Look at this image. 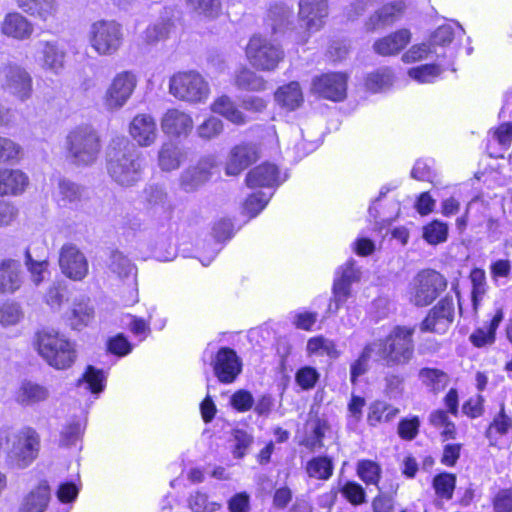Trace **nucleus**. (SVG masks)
Instances as JSON below:
<instances>
[{"mask_svg": "<svg viewBox=\"0 0 512 512\" xmlns=\"http://www.w3.org/2000/svg\"><path fill=\"white\" fill-rule=\"evenodd\" d=\"M93 316V308L89 305L88 299H81L74 302L71 309L70 323L74 329L86 325Z\"/></svg>", "mask_w": 512, "mask_h": 512, "instance_id": "nucleus-46", "label": "nucleus"}, {"mask_svg": "<svg viewBox=\"0 0 512 512\" xmlns=\"http://www.w3.org/2000/svg\"><path fill=\"white\" fill-rule=\"evenodd\" d=\"M266 80L249 68L243 67L235 73L234 85L247 91H263L266 89Z\"/></svg>", "mask_w": 512, "mask_h": 512, "instance_id": "nucleus-39", "label": "nucleus"}, {"mask_svg": "<svg viewBox=\"0 0 512 512\" xmlns=\"http://www.w3.org/2000/svg\"><path fill=\"white\" fill-rule=\"evenodd\" d=\"M418 377L422 384L433 393L444 390L449 382L448 375L437 368H422L419 370Z\"/></svg>", "mask_w": 512, "mask_h": 512, "instance_id": "nucleus-40", "label": "nucleus"}, {"mask_svg": "<svg viewBox=\"0 0 512 512\" xmlns=\"http://www.w3.org/2000/svg\"><path fill=\"white\" fill-rule=\"evenodd\" d=\"M441 73L439 66L435 64H426L419 67L411 68L408 72L409 76L420 83H429L437 78Z\"/></svg>", "mask_w": 512, "mask_h": 512, "instance_id": "nucleus-63", "label": "nucleus"}, {"mask_svg": "<svg viewBox=\"0 0 512 512\" xmlns=\"http://www.w3.org/2000/svg\"><path fill=\"white\" fill-rule=\"evenodd\" d=\"M107 172L118 185L131 187L142 179L143 160L126 139L114 140L107 151Z\"/></svg>", "mask_w": 512, "mask_h": 512, "instance_id": "nucleus-2", "label": "nucleus"}, {"mask_svg": "<svg viewBox=\"0 0 512 512\" xmlns=\"http://www.w3.org/2000/svg\"><path fill=\"white\" fill-rule=\"evenodd\" d=\"M61 272L74 281L83 280L89 270L88 260L83 252L74 244H65L59 252Z\"/></svg>", "mask_w": 512, "mask_h": 512, "instance_id": "nucleus-13", "label": "nucleus"}, {"mask_svg": "<svg viewBox=\"0 0 512 512\" xmlns=\"http://www.w3.org/2000/svg\"><path fill=\"white\" fill-rule=\"evenodd\" d=\"M405 4L402 1L394 2L383 6L373 16L370 17L367 22L368 30H376L379 27H383L393 23L398 19L405 9Z\"/></svg>", "mask_w": 512, "mask_h": 512, "instance_id": "nucleus-35", "label": "nucleus"}, {"mask_svg": "<svg viewBox=\"0 0 512 512\" xmlns=\"http://www.w3.org/2000/svg\"><path fill=\"white\" fill-rule=\"evenodd\" d=\"M137 76L131 71L117 73L102 96V105L109 112L126 105L137 87Z\"/></svg>", "mask_w": 512, "mask_h": 512, "instance_id": "nucleus-10", "label": "nucleus"}, {"mask_svg": "<svg viewBox=\"0 0 512 512\" xmlns=\"http://www.w3.org/2000/svg\"><path fill=\"white\" fill-rule=\"evenodd\" d=\"M278 178V168L273 164L264 163L249 171L246 177V184L250 188L272 187L279 183Z\"/></svg>", "mask_w": 512, "mask_h": 512, "instance_id": "nucleus-28", "label": "nucleus"}, {"mask_svg": "<svg viewBox=\"0 0 512 512\" xmlns=\"http://www.w3.org/2000/svg\"><path fill=\"white\" fill-rule=\"evenodd\" d=\"M328 312L336 313L351 295V285L334 279Z\"/></svg>", "mask_w": 512, "mask_h": 512, "instance_id": "nucleus-51", "label": "nucleus"}, {"mask_svg": "<svg viewBox=\"0 0 512 512\" xmlns=\"http://www.w3.org/2000/svg\"><path fill=\"white\" fill-rule=\"evenodd\" d=\"M17 5L31 16L43 21L53 18L57 13L56 0H16Z\"/></svg>", "mask_w": 512, "mask_h": 512, "instance_id": "nucleus-34", "label": "nucleus"}, {"mask_svg": "<svg viewBox=\"0 0 512 512\" xmlns=\"http://www.w3.org/2000/svg\"><path fill=\"white\" fill-rule=\"evenodd\" d=\"M414 329L397 326L385 339L371 342L375 347L377 360L386 367L406 365L414 355Z\"/></svg>", "mask_w": 512, "mask_h": 512, "instance_id": "nucleus-4", "label": "nucleus"}, {"mask_svg": "<svg viewBox=\"0 0 512 512\" xmlns=\"http://www.w3.org/2000/svg\"><path fill=\"white\" fill-rule=\"evenodd\" d=\"M104 379V374L101 370H97L93 366H88L82 379L79 380V385L84 384L86 389L93 393H99L103 390Z\"/></svg>", "mask_w": 512, "mask_h": 512, "instance_id": "nucleus-55", "label": "nucleus"}, {"mask_svg": "<svg viewBox=\"0 0 512 512\" xmlns=\"http://www.w3.org/2000/svg\"><path fill=\"white\" fill-rule=\"evenodd\" d=\"M60 201L66 204H73L80 201L82 197V189L75 183L70 181H60L59 183Z\"/></svg>", "mask_w": 512, "mask_h": 512, "instance_id": "nucleus-64", "label": "nucleus"}, {"mask_svg": "<svg viewBox=\"0 0 512 512\" xmlns=\"http://www.w3.org/2000/svg\"><path fill=\"white\" fill-rule=\"evenodd\" d=\"M393 74L388 68H381L370 73L366 78V87L372 92H378L392 85Z\"/></svg>", "mask_w": 512, "mask_h": 512, "instance_id": "nucleus-49", "label": "nucleus"}, {"mask_svg": "<svg viewBox=\"0 0 512 512\" xmlns=\"http://www.w3.org/2000/svg\"><path fill=\"white\" fill-rule=\"evenodd\" d=\"M454 318V303L451 297L441 299L427 314L420 325L422 332L443 334Z\"/></svg>", "mask_w": 512, "mask_h": 512, "instance_id": "nucleus-15", "label": "nucleus"}, {"mask_svg": "<svg viewBox=\"0 0 512 512\" xmlns=\"http://www.w3.org/2000/svg\"><path fill=\"white\" fill-rule=\"evenodd\" d=\"M232 437L235 442L233 449L234 457L243 458L253 443L252 435L244 430L235 429L232 432Z\"/></svg>", "mask_w": 512, "mask_h": 512, "instance_id": "nucleus-60", "label": "nucleus"}, {"mask_svg": "<svg viewBox=\"0 0 512 512\" xmlns=\"http://www.w3.org/2000/svg\"><path fill=\"white\" fill-rule=\"evenodd\" d=\"M35 62L45 71L59 74L65 66L67 52L56 40H39L34 44Z\"/></svg>", "mask_w": 512, "mask_h": 512, "instance_id": "nucleus-12", "label": "nucleus"}, {"mask_svg": "<svg viewBox=\"0 0 512 512\" xmlns=\"http://www.w3.org/2000/svg\"><path fill=\"white\" fill-rule=\"evenodd\" d=\"M194 122L190 114L177 108L168 109L161 119V128L171 136H187L193 129Z\"/></svg>", "mask_w": 512, "mask_h": 512, "instance_id": "nucleus-24", "label": "nucleus"}, {"mask_svg": "<svg viewBox=\"0 0 512 512\" xmlns=\"http://www.w3.org/2000/svg\"><path fill=\"white\" fill-rule=\"evenodd\" d=\"M307 352L309 354L327 355L334 359L341 354L335 342L323 336L310 338L307 342Z\"/></svg>", "mask_w": 512, "mask_h": 512, "instance_id": "nucleus-43", "label": "nucleus"}, {"mask_svg": "<svg viewBox=\"0 0 512 512\" xmlns=\"http://www.w3.org/2000/svg\"><path fill=\"white\" fill-rule=\"evenodd\" d=\"M347 78L342 73H328L313 79L311 91L318 96L341 101L346 96Z\"/></svg>", "mask_w": 512, "mask_h": 512, "instance_id": "nucleus-17", "label": "nucleus"}, {"mask_svg": "<svg viewBox=\"0 0 512 512\" xmlns=\"http://www.w3.org/2000/svg\"><path fill=\"white\" fill-rule=\"evenodd\" d=\"M24 279L20 261L0 259V295L14 294L22 287Z\"/></svg>", "mask_w": 512, "mask_h": 512, "instance_id": "nucleus-23", "label": "nucleus"}, {"mask_svg": "<svg viewBox=\"0 0 512 512\" xmlns=\"http://www.w3.org/2000/svg\"><path fill=\"white\" fill-rule=\"evenodd\" d=\"M454 318V303L451 297L441 299L427 314L420 325L422 332L443 334Z\"/></svg>", "mask_w": 512, "mask_h": 512, "instance_id": "nucleus-14", "label": "nucleus"}, {"mask_svg": "<svg viewBox=\"0 0 512 512\" xmlns=\"http://www.w3.org/2000/svg\"><path fill=\"white\" fill-rule=\"evenodd\" d=\"M216 166L213 156H206L194 166L185 169L180 177V186L186 192H193L207 182L211 176V169Z\"/></svg>", "mask_w": 512, "mask_h": 512, "instance_id": "nucleus-21", "label": "nucleus"}, {"mask_svg": "<svg viewBox=\"0 0 512 512\" xmlns=\"http://www.w3.org/2000/svg\"><path fill=\"white\" fill-rule=\"evenodd\" d=\"M67 299L68 289L60 282L53 283L48 288L44 297L45 303L53 310H59Z\"/></svg>", "mask_w": 512, "mask_h": 512, "instance_id": "nucleus-52", "label": "nucleus"}, {"mask_svg": "<svg viewBox=\"0 0 512 512\" xmlns=\"http://www.w3.org/2000/svg\"><path fill=\"white\" fill-rule=\"evenodd\" d=\"M88 40L99 56H112L121 48L124 32L121 24L114 20H98L90 25Z\"/></svg>", "mask_w": 512, "mask_h": 512, "instance_id": "nucleus-8", "label": "nucleus"}, {"mask_svg": "<svg viewBox=\"0 0 512 512\" xmlns=\"http://www.w3.org/2000/svg\"><path fill=\"white\" fill-rule=\"evenodd\" d=\"M306 472L309 477L327 480L333 473L332 461L327 457H314L307 463Z\"/></svg>", "mask_w": 512, "mask_h": 512, "instance_id": "nucleus-47", "label": "nucleus"}, {"mask_svg": "<svg viewBox=\"0 0 512 512\" xmlns=\"http://www.w3.org/2000/svg\"><path fill=\"white\" fill-rule=\"evenodd\" d=\"M169 92L180 101L198 104L207 100L210 88L199 72L185 71L178 72L170 78Z\"/></svg>", "mask_w": 512, "mask_h": 512, "instance_id": "nucleus-6", "label": "nucleus"}, {"mask_svg": "<svg viewBox=\"0 0 512 512\" xmlns=\"http://www.w3.org/2000/svg\"><path fill=\"white\" fill-rule=\"evenodd\" d=\"M359 477L367 484H377L380 479L381 468L376 462L363 460L358 463Z\"/></svg>", "mask_w": 512, "mask_h": 512, "instance_id": "nucleus-61", "label": "nucleus"}, {"mask_svg": "<svg viewBox=\"0 0 512 512\" xmlns=\"http://www.w3.org/2000/svg\"><path fill=\"white\" fill-rule=\"evenodd\" d=\"M455 486L456 476L451 473H442L433 479V487L436 494L447 500L452 499Z\"/></svg>", "mask_w": 512, "mask_h": 512, "instance_id": "nucleus-50", "label": "nucleus"}, {"mask_svg": "<svg viewBox=\"0 0 512 512\" xmlns=\"http://www.w3.org/2000/svg\"><path fill=\"white\" fill-rule=\"evenodd\" d=\"M448 235L447 224L435 220L423 228V238L431 245L445 242Z\"/></svg>", "mask_w": 512, "mask_h": 512, "instance_id": "nucleus-53", "label": "nucleus"}, {"mask_svg": "<svg viewBox=\"0 0 512 512\" xmlns=\"http://www.w3.org/2000/svg\"><path fill=\"white\" fill-rule=\"evenodd\" d=\"M50 500V488L47 482H41L32 489L20 505L19 512H44Z\"/></svg>", "mask_w": 512, "mask_h": 512, "instance_id": "nucleus-29", "label": "nucleus"}, {"mask_svg": "<svg viewBox=\"0 0 512 512\" xmlns=\"http://www.w3.org/2000/svg\"><path fill=\"white\" fill-rule=\"evenodd\" d=\"M22 318L20 306L15 302H5L0 305V324L10 326L17 324Z\"/></svg>", "mask_w": 512, "mask_h": 512, "instance_id": "nucleus-62", "label": "nucleus"}, {"mask_svg": "<svg viewBox=\"0 0 512 512\" xmlns=\"http://www.w3.org/2000/svg\"><path fill=\"white\" fill-rule=\"evenodd\" d=\"M25 265L30 273L32 282L38 286L44 280V272L47 269L48 262L46 260H34L27 249L25 251Z\"/></svg>", "mask_w": 512, "mask_h": 512, "instance_id": "nucleus-58", "label": "nucleus"}, {"mask_svg": "<svg viewBox=\"0 0 512 512\" xmlns=\"http://www.w3.org/2000/svg\"><path fill=\"white\" fill-rule=\"evenodd\" d=\"M188 504L193 512H215L221 508L220 503L209 501L208 496L201 492L192 494Z\"/></svg>", "mask_w": 512, "mask_h": 512, "instance_id": "nucleus-57", "label": "nucleus"}, {"mask_svg": "<svg viewBox=\"0 0 512 512\" xmlns=\"http://www.w3.org/2000/svg\"><path fill=\"white\" fill-rule=\"evenodd\" d=\"M298 16L308 32L320 30L328 16L327 0H299Z\"/></svg>", "mask_w": 512, "mask_h": 512, "instance_id": "nucleus-20", "label": "nucleus"}, {"mask_svg": "<svg viewBox=\"0 0 512 512\" xmlns=\"http://www.w3.org/2000/svg\"><path fill=\"white\" fill-rule=\"evenodd\" d=\"M223 122L217 117L211 116L197 127V135L204 140H211L219 136L223 131Z\"/></svg>", "mask_w": 512, "mask_h": 512, "instance_id": "nucleus-54", "label": "nucleus"}, {"mask_svg": "<svg viewBox=\"0 0 512 512\" xmlns=\"http://www.w3.org/2000/svg\"><path fill=\"white\" fill-rule=\"evenodd\" d=\"M84 432V425L80 421H75L63 427L60 435V445L70 447L79 441Z\"/></svg>", "mask_w": 512, "mask_h": 512, "instance_id": "nucleus-56", "label": "nucleus"}, {"mask_svg": "<svg viewBox=\"0 0 512 512\" xmlns=\"http://www.w3.org/2000/svg\"><path fill=\"white\" fill-rule=\"evenodd\" d=\"M48 397L47 387L32 381H23L17 391L16 400L22 405L32 406L47 400Z\"/></svg>", "mask_w": 512, "mask_h": 512, "instance_id": "nucleus-31", "label": "nucleus"}, {"mask_svg": "<svg viewBox=\"0 0 512 512\" xmlns=\"http://www.w3.org/2000/svg\"><path fill=\"white\" fill-rule=\"evenodd\" d=\"M173 23L169 18H162L148 26L143 33V40L147 44H155L168 37Z\"/></svg>", "mask_w": 512, "mask_h": 512, "instance_id": "nucleus-45", "label": "nucleus"}, {"mask_svg": "<svg viewBox=\"0 0 512 512\" xmlns=\"http://www.w3.org/2000/svg\"><path fill=\"white\" fill-rule=\"evenodd\" d=\"M185 2L197 16L209 20L217 18L222 9L221 0H185Z\"/></svg>", "mask_w": 512, "mask_h": 512, "instance_id": "nucleus-41", "label": "nucleus"}, {"mask_svg": "<svg viewBox=\"0 0 512 512\" xmlns=\"http://www.w3.org/2000/svg\"><path fill=\"white\" fill-rule=\"evenodd\" d=\"M2 33L17 40L30 38L34 31L32 23L18 12L9 13L5 16L2 26Z\"/></svg>", "mask_w": 512, "mask_h": 512, "instance_id": "nucleus-27", "label": "nucleus"}, {"mask_svg": "<svg viewBox=\"0 0 512 512\" xmlns=\"http://www.w3.org/2000/svg\"><path fill=\"white\" fill-rule=\"evenodd\" d=\"M258 159V151L255 145L240 144L235 146L230 154L226 164V174L236 176L240 174L249 165Z\"/></svg>", "mask_w": 512, "mask_h": 512, "instance_id": "nucleus-25", "label": "nucleus"}, {"mask_svg": "<svg viewBox=\"0 0 512 512\" xmlns=\"http://www.w3.org/2000/svg\"><path fill=\"white\" fill-rule=\"evenodd\" d=\"M267 17L274 34L284 33L292 22L293 10L284 3H274Z\"/></svg>", "mask_w": 512, "mask_h": 512, "instance_id": "nucleus-36", "label": "nucleus"}, {"mask_svg": "<svg viewBox=\"0 0 512 512\" xmlns=\"http://www.w3.org/2000/svg\"><path fill=\"white\" fill-rule=\"evenodd\" d=\"M411 34L407 29H401L397 32L377 40L374 45V51L382 56L397 54L410 41Z\"/></svg>", "mask_w": 512, "mask_h": 512, "instance_id": "nucleus-30", "label": "nucleus"}, {"mask_svg": "<svg viewBox=\"0 0 512 512\" xmlns=\"http://www.w3.org/2000/svg\"><path fill=\"white\" fill-rule=\"evenodd\" d=\"M245 53L251 66L264 72L276 70L285 57V52L279 44L259 34L249 39Z\"/></svg>", "mask_w": 512, "mask_h": 512, "instance_id": "nucleus-7", "label": "nucleus"}, {"mask_svg": "<svg viewBox=\"0 0 512 512\" xmlns=\"http://www.w3.org/2000/svg\"><path fill=\"white\" fill-rule=\"evenodd\" d=\"M0 448L6 452L5 461L9 468L23 470L38 457L40 435L31 427L0 430Z\"/></svg>", "mask_w": 512, "mask_h": 512, "instance_id": "nucleus-1", "label": "nucleus"}, {"mask_svg": "<svg viewBox=\"0 0 512 512\" xmlns=\"http://www.w3.org/2000/svg\"><path fill=\"white\" fill-rule=\"evenodd\" d=\"M398 413V408L383 401H375L369 407L367 420L370 425L376 426L378 423L391 421Z\"/></svg>", "mask_w": 512, "mask_h": 512, "instance_id": "nucleus-42", "label": "nucleus"}, {"mask_svg": "<svg viewBox=\"0 0 512 512\" xmlns=\"http://www.w3.org/2000/svg\"><path fill=\"white\" fill-rule=\"evenodd\" d=\"M21 152L22 148L18 143L0 136V163L18 161Z\"/></svg>", "mask_w": 512, "mask_h": 512, "instance_id": "nucleus-59", "label": "nucleus"}, {"mask_svg": "<svg viewBox=\"0 0 512 512\" xmlns=\"http://www.w3.org/2000/svg\"><path fill=\"white\" fill-rule=\"evenodd\" d=\"M211 110L236 125H244L248 122L245 114L238 109L235 102L227 95L215 99L211 105Z\"/></svg>", "mask_w": 512, "mask_h": 512, "instance_id": "nucleus-32", "label": "nucleus"}, {"mask_svg": "<svg viewBox=\"0 0 512 512\" xmlns=\"http://www.w3.org/2000/svg\"><path fill=\"white\" fill-rule=\"evenodd\" d=\"M503 320V310L498 309L488 325L479 327L469 336L470 342L477 348L492 345L495 342V334L499 324Z\"/></svg>", "mask_w": 512, "mask_h": 512, "instance_id": "nucleus-33", "label": "nucleus"}, {"mask_svg": "<svg viewBox=\"0 0 512 512\" xmlns=\"http://www.w3.org/2000/svg\"><path fill=\"white\" fill-rule=\"evenodd\" d=\"M29 184L28 176L19 169L0 168V195L17 196Z\"/></svg>", "mask_w": 512, "mask_h": 512, "instance_id": "nucleus-26", "label": "nucleus"}, {"mask_svg": "<svg viewBox=\"0 0 512 512\" xmlns=\"http://www.w3.org/2000/svg\"><path fill=\"white\" fill-rule=\"evenodd\" d=\"M3 88L20 101H26L32 95V77L20 66H10L4 71Z\"/></svg>", "mask_w": 512, "mask_h": 512, "instance_id": "nucleus-18", "label": "nucleus"}, {"mask_svg": "<svg viewBox=\"0 0 512 512\" xmlns=\"http://www.w3.org/2000/svg\"><path fill=\"white\" fill-rule=\"evenodd\" d=\"M129 134L140 147L153 145L158 137L155 119L150 114H138L129 124Z\"/></svg>", "mask_w": 512, "mask_h": 512, "instance_id": "nucleus-22", "label": "nucleus"}, {"mask_svg": "<svg viewBox=\"0 0 512 512\" xmlns=\"http://www.w3.org/2000/svg\"><path fill=\"white\" fill-rule=\"evenodd\" d=\"M139 200L143 208L153 217L171 219L175 205L166 188L159 184H146L142 189Z\"/></svg>", "mask_w": 512, "mask_h": 512, "instance_id": "nucleus-11", "label": "nucleus"}, {"mask_svg": "<svg viewBox=\"0 0 512 512\" xmlns=\"http://www.w3.org/2000/svg\"><path fill=\"white\" fill-rule=\"evenodd\" d=\"M275 100L289 110L298 108L303 102V93L299 83L292 81L279 87L275 92Z\"/></svg>", "mask_w": 512, "mask_h": 512, "instance_id": "nucleus-38", "label": "nucleus"}, {"mask_svg": "<svg viewBox=\"0 0 512 512\" xmlns=\"http://www.w3.org/2000/svg\"><path fill=\"white\" fill-rule=\"evenodd\" d=\"M67 158L77 166L93 164L101 151V140L96 129L81 125L72 129L66 136Z\"/></svg>", "mask_w": 512, "mask_h": 512, "instance_id": "nucleus-5", "label": "nucleus"}, {"mask_svg": "<svg viewBox=\"0 0 512 512\" xmlns=\"http://www.w3.org/2000/svg\"><path fill=\"white\" fill-rule=\"evenodd\" d=\"M447 287V280L439 272L425 269L417 273L409 288V301L417 307L430 305Z\"/></svg>", "mask_w": 512, "mask_h": 512, "instance_id": "nucleus-9", "label": "nucleus"}, {"mask_svg": "<svg viewBox=\"0 0 512 512\" xmlns=\"http://www.w3.org/2000/svg\"><path fill=\"white\" fill-rule=\"evenodd\" d=\"M32 346L49 366L57 370L70 368L77 358L73 343L55 330L37 331Z\"/></svg>", "mask_w": 512, "mask_h": 512, "instance_id": "nucleus-3", "label": "nucleus"}, {"mask_svg": "<svg viewBox=\"0 0 512 512\" xmlns=\"http://www.w3.org/2000/svg\"><path fill=\"white\" fill-rule=\"evenodd\" d=\"M376 352L374 345L368 343L364 346L359 357L350 366V381L352 384H356L358 378L369 370V362L372 354Z\"/></svg>", "mask_w": 512, "mask_h": 512, "instance_id": "nucleus-44", "label": "nucleus"}, {"mask_svg": "<svg viewBox=\"0 0 512 512\" xmlns=\"http://www.w3.org/2000/svg\"><path fill=\"white\" fill-rule=\"evenodd\" d=\"M109 269L121 279L136 276L137 271L135 265L118 251L111 254Z\"/></svg>", "mask_w": 512, "mask_h": 512, "instance_id": "nucleus-48", "label": "nucleus"}, {"mask_svg": "<svg viewBox=\"0 0 512 512\" xmlns=\"http://www.w3.org/2000/svg\"><path fill=\"white\" fill-rule=\"evenodd\" d=\"M215 376L222 383H232L241 372V361L236 352L228 347L221 348L212 361Z\"/></svg>", "mask_w": 512, "mask_h": 512, "instance_id": "nucleus-19", "label": "nucleus"}, {"mask_svg": "<svg viewBox=\"0 0 512 512\" xmlns=\"http://www.w3.org/2000/svg\"><path fill=\"white\" fill-rule=\"evenodd\" d=\"M454 318V303L451 297L441 299L427 314L420 325L422 332L443 334Z\"/></svg>", "mask_w": 512, "mask_h": 512, "instance_id": "nucleus-16", "label": "nucleus"}, {"mask_svg": "<svg viewBox=\"0 0 512 512\" xmlns=\"http://www.w3.org/2000/svg\"><path fill=\"white\" fill-rule=\"evenodd\" d=\"M183 160L184 153L172 142L163 143L158 151V165L162 171L170 172L178 169Z\"/></svg>", "mask_w": 512, "mask_h": 512, "instance_id": "nucleus-37", "label": "nucleus"}]
</instances>
